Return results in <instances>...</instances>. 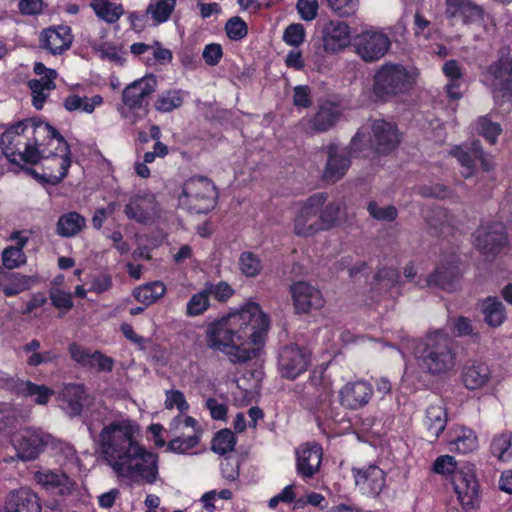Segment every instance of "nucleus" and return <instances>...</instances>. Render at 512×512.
Masks as SVG:
<instances>
[{"label": "nucleus", "mask_w": 512, "mask_h": 512, "mask_svg": "<svg viewBox=\"0 0 512 512\" xmlns=\"http://www.w3.org/2000/svg\"><path fill=\"white\" fill-rule=\"evenodd\" d=\"M85 424L91 435L103 425L98 446L104 463L118 478L154 484L158 478V457L138 443V425L130 419L105 423L104 411L94 410Z\"/></svg>", "instance_id": "1"}, {"label": "nucleus", "mask_w": 512, "mask_h": 512, "mask_svg": "<svg viewBox=\"0 0 512 512\" xmlns=\"http://www.w3.org/2000/svg\"><path fill=\"white\" fill-rule=\"evenodd\" d=\"M268 328L267 315L251 302L210 324L206 330L207 346L223 352L232 363H244L254 357L251 345L260 344Z\"/></svg>", "instance_id": "2"}, {"label": "nucleus", "mask_w": 512, "mask_h": 512, "mask_svg": "<svg viewBox=\"0 0 512 512\" xmlns=\"http://www.w3.org/2000/svg\"><path fill=\"white\" fill-rule=\"evenodd\" d=\"M52 126L46 122L26 119L16 123L7 129L0 138V145L5 156L16 162V156L26 163L36 164L39 162V152L34 144H40L47 137H52L49 144H56L61 155L67 153V147L60 138L53 137Z\"/></svg>", "instance_id": "3"}, {"label": "nucleus", "mask_w": 512, "mask_h": 512, "mask_svg": "<svg viewBox=\"0 0 512 512\" xmlns=\"http://www.w3.org/2000/svg\"><path fill=\"white\" fill-rule=\"evenodd\" d=\"M413 354L418 365L432 375L445 374L455 367L453 342L439 330L429 333L423 339L414 340Z\"/></svg>", "instance_id": "4"}, {"label": "nucleus", "mask_w": 512, "mask_h": 512, "mask_svg": "<svg viewBox=\"0 0 512 512\" xmlns=\"http://www.w3.org/2000/svg\"><path fill=\"white\" fill-rule=\"evenodd\" d=\"M437 474H453L452 484L457 500L465 512L479 507L480 485L476 477L475 466L470 463L457 467L454 457L444 455L438 457L433 465Z\"/></svg>", "instance_id": "5"}, {"label": "nucleus", "mask_w": 512, "mask_h": 512, "mask_svg": "<svg viewBox=\"0 0 512 512\" xmlns=\"http://www.w3.org/2000/svg\"><path fill=\"white\" fill-rule=\"evenodd\" d=\"M400 143L397 127L385 120L376 119L361 127L351 139V149L364 152L372 150L379 154L392 152Z\"/></svg>", "instance_id": "6"}, {"label": "nucleus", "mask_w": 512, "mask_h": 512, "mask_svg": "<svg viewBox=\"0 0 512 512\" xmlns=\"http://www.w3.org/2000/svg\"><path fill=\"white\" fill-rule=\"evenodd\" d=\"M416 73L402 64L385 63L374 75L373 93L381 101L407 92L415 82Z\"/></svg>", "instance_id": "7"}, {"label": "nucleus", "mask_w": 512, "mask_h": 512, "mask_svg": "<svg viewBox=\"0 0 512 512\" xmlns=\"http://www.w3.org/2000/svg\"><path fill=\"white\" fill-rule=\"evenodd\" d=\"M217 199L214 184L206 177L198 176L188 179L179 196V204L192 213L211 211Z\"/></svg>", "instance_id": "8"}, {"label": "nucleus", "mask_w": 512, "mask_h": 512, "mask_svg": "<svg viewBox=\"0 0 512 512\" xmlns=\"http://www.w3.org/2000/svg\"><path fill=\"white\" fill-rule=\"evenodd\" d=\"M449 154L457 160L460 173L466 179L476 176L479 165L485 172L494 168L492 156L484 152L479 140L453 146Z\"/></svg>", "instance_id": "9"}, {"label": "nucleus", "mask_w": 512, "mask_h": 512, "mask_svg": "<svg viewBox=\"0 0 512 512\" xmlns=\"http://www.w3.org/2000/svg\"><path fill=\"white\" fill-rule=\"evenodd\" d=\"M327 196L325 193H316L306 201L299 204L294 218V233L301 237L313 236L322 230L319 219L320 209L323 208Z\"/></svg>", "instance_id": "10"}, {"label": "nucleus", "mask_w": 512, "mask_h": 512, "mask_svg": "<svg viewBox=\"0 0 512 512\" xmlns=\"http://www.w3.org/2000/svg\"><path fill=\"white\" fill-rule=\"evenodd\" d=\"M355 53L365 62L371 63L383 58L391 47L390 37L380 29L371 28L355 36Z\"/></svg>", "instance_id": "11"}, {"label": "nucleus", "mask_w": 512, "mask_h": 512, "mask_svg": "<svg viewBox=\"0 0 512 512\" xmlns=\"http://www.w3.org/2000/svg\"><path fill=\"white\" fill-rule=\"evenodd\" d=\"M16 456L22 461L35 460L50 441V435L39 429L24 428L11 435Z\"/></svg>", "instance_id": "12"}, {"label": "nucleus", "mask_w": 512, "mask_h": 512, "mask_svg": "<svg viewBox=\"0 0 512 512\" xmlns=\"http://www.w3.org/2000/svg\"><path fill=\"white\" fill-rule=\"evenodd\" d=\"M507 244V232L502 223L483 224L474 232V246L486 257H495Z\"/></svg>", "instance_id": "13"}, {"label": "nucleus", "mask_w": 512, "mask_h": 512, "mask_svg": "<svg viewBox=\"0 0 512 512\" xmlns=\"http://www.w3.org/2000/svg\"><path fill=\"white\" fill-rule=\"evenodd\" d=\"M490 86L496 101L512 95V56L510 51H500L499 58L488 69Z\"/></svg>", "instance_id": "14"}, {"label": "nucleus", "mask_w": 512, "mask_h": 512, "mask_svg": "<svg viewBox=\"0 0 512 512\" xmlns=\"http://www.w3.org/2000/svg\"><path fill=\"white\" fill-rule=\"evenodd\" d=\"M52 131L55 134L53 135V137L62 139V141L66 145L67 153L65 155H60L62 154V152H60V149H58L56 144H49L52 137H47L46 140H44L42 143L34 145L35 149H37V151L39 152V161L41 159L48 160L50 157H53V160L57 162L58 173H55L52 166H47L50 176L49 180L53 184H57L66 177L68 169L70 167V148L68 143L63 138V136L54 127H52Z\"/></svg>", "instance_id": "15"}, {"label": "nucleus", "mask_w": 512, "mask_h": 512, "mask_svg": "<svg viewBox=\"0 0 512 512\" xmlns=\"http://www.w3.org/2000/svg\"><path fill=\"white\" fill-rule=\"evenodd\" d=\"M309 363V353L297 345H287L279 353L278 369L286 379L294 380L307 370Z\"/></svg>", "instance_id": "16"}, {"label": "nucleus", "mask_w": 512, "mask_h": 512, "mask_svg": "<svg viewBox=\"0 0 512 512\" xmlns=\"http://www.w3.org/2000/svg\"><path fill=\"white\" fill-rule=\"evenodd\" d=\"M327 163L323 172V178L327 182L335 183L340 180L351 164V157L361 151H354L349 147H340L337 144H329L326 149Z\"/></svg>", "instance_id": "17"}, {"label": "nucleus", "mask_w": 512, "mask_h": 512, "mask_svg": "<svg viewBox=\"0 0 512 512\" xmlns=\"http://www.w3.org/2000/svg\"><path fill=\"white\" fill-rule=\"evenodd\" d=\"M459 279V265L456 261L452 260L441 263L430 275L419 277L416 281V285L420 288L438 287L447 292H452L458 288Z\"/></svg>", "instance_id": "18"}, {"label": "nucleus", "mask_w": 512, "mask_h": 512, "mask_svg": "<svg viewBox=\"0 0 512 512\" xmlns=\"http://www.w3.org/2000/svg\"><path fill=\"white\" fill-rule=\"evenodd\" d=\"M296 470L300 477L307 480L320 470L323 450L320 444L308 442L295 450Z\"/></svg>", "instance_id": "19"}, {"label": "nucleus", "mask_w": 512, "mask_h": 512, "mask_svg": "<svg viewBox=\"0 0 512 512\" xmlns=\"http://www.w3.org/2000/svg\"><path fill=\"white\" fill-rule=\"evenodd\" d=\"M342 113L340 107L333 102H324L319 105L316 113L301 120L304 129L309 133H324L332 129Z\"/></svg>", "instance_id": "20"}, {"label": "nucleus", "mask_w": 512, "mask_h": 512, "mask_svg": "<svg viewBox=\"0 0 512 512\" xmlns=\"http://www.w3.org/2000/svg\"><path fill=\"white\" fill-rule=\"evenodd\" d=\"M290 291L297 313H308L310 310L319 309L324 305L321 292L307 282L294 283Z\"/></svg>", "instance_id": "21"}, {"label": "nucleus", "mask_w": 512, "mask_h": 512, "mask_svg": "<svg viewBox=\"0 0 512 512\" xmlns=\"http://www.w3.org/2000/svg\"><path fill=\"white\" fill-rule=\"evenodd\" d=\"M34 480L46 491L61 496L71 495L75 488V482L64 472L40 469L34 473Z\"/></svg>", "instance_id": "22"}, {"label": "nucleus", "mask_w": 512, "mask_h": 512, "mask_svg": "<svg viewBox=\"0 0 512 512\" xmlns=\"http://www.w3.org/2000/svg\"><path fill=\"white\" fill-rule=\"evenodd\" d=\"M157 79L153 75L132 82L122 92V101L130 109L142 108L146 99L155 91Z\"/></svg>", "instance_id": "23"}, {"label": "nucleus", "mask_w": 512, "mask_h": 512, "mask_svg": "<svg viewBox=\"0 0 512 512\" xmlns=\"http://www.w3.org/2000/svg\"><path fill=\"white\" fill-rule=\"evenodd\" d=\"M373 394L372 386L366 381H355L345 384L340 392V403L342 406L356 410L364 407Z\"/></svg>", "instance_id": "24"}, {"label": "nucleus", "mask_w": 512, "mask_h": 512, "mask_svg": "<svg viewBox=\"0 0 512 512\" xmlns=\"http://www.w3.org/2000/svg\"><path fill=\"white\" fill-rule=\"evenodd\" d=\"M41 509L37 494L28 488H20L6 496L0 512H41Z\"/></svg>", "instance_id": "25"}, {"label": "nucleus", "mask_w": 512, "mask_h": 512, "mask_svg": "<svg viewBox=\"0 0 512 512\" xmlns=\"http://www.w3.org/2000/svg\"><path fill=\"white\" fill-rule=\"evenodd\" d=\"M73 35L68 26L48 28L41 33L40 46L52 55H60L72 44Z\"/></svg>", "instance_id": "26"}, {"label": "nucleus", "mask_w": 512, "mask_h": 512, "mask_svg": "<svg viewBox=\"0 0 512 512\" xmlns=\"http://www.w3.org/2000/svg\"><path fill=\"white\" fill-rule=\"evenodd\" d=\"M356 486L367 495H378L385 485V474L376 465L353 469Z\"/></svg>", "instance_id": "27"}, {"label": "nucleus", "mask_w": 512, "mask_h": 512, "mask_svg": "<svg viewBox=\"0 0 512 512\" xmlns=\"http://www.w3.org/2000/svg\"><path fill=\"white\" fill-rule=\"evenodd\" d=\"M323 47L326 53L336 54L350 43V29L345 22L330 21L323 30Z\"/></svg>", "instance_id": "28"}, {"label": "nucleus", "mask_w": 512, "mask_h": 512, "mask_svg": "<svg viewBox=\"0 0 512 512\" xmlns=\"http://www.w3.org/2000/svg\"><path fill=\"white\" fill-rule=\"evenodd\" d=\"M426 222L436 234L442 236L452 235L460 226L457 216L441 207L432 209L426 216Z\"/></svg>", "instance_id": "29"}, {"label": "nucleus", "mask_w": 512, "mask_h": 512, "mask_svg": "<svg viewBox=\"0 0 512 512\" xmlns=\"http://www.w3.org/2000/svg\"><path fill=\"white\" fill-rule=\"evenodd\" d=\"M156 211L155 199L151 195L136 196L124 208L128 219L146 224L150 222Z\"/></svg>", "instance_id": "30"}, {"label": "nucleus", "mask_w": 512, "mask_h": 512, "mask_svg": "<svg viewBox=\"0 0 512 512\" xmlns=\"http://www.w3.org/2000/svg\"><path fill=\"white\" fill-rule=\"evenodd\" d=\"M445 14L448 18L460 16L464 23L480 22L483 18L482 8L470 0H446Z\"/></svg>", "instance_id": "31"}, {"label": "nucleus", "mask_w": 512, "mask_h": 512, "mask_svg": "<svg viewBox=\"0 0 512 512\" xmlns=\"http://www.w3.org/2000/svg\"><path fill=\"white\" fill-rule=\"evenodd\" d=\"M491 379V370L486 363L474 361L466 365L462 372V381L469 390L481 389Z\"/></svg>", "instance_id": "32"}, {"label": "nucleus", "mask_w": 512, "mask_h": 512, "mask_svg": "<svg viewBox=\"0 0 512 512\" xmlns=\"http://www.w3.org/2000/svg\"><path fill=\"white\" fill-rule=\"evenodd\" d=\"M447 412L441 404L430 405L423 420L426 437L429 441L436 440L447 425Z\"/></svg>", "instance_id": "33"}, {"label": "nucleus", "mask_w": 512, "mask_h": 512, "mask_svg": "<svg viewBox=\"0 0 512 512\" xmlns=\"http://www.w3.org/2000/svg\"><path fill=\"white\" fill-rule=\"evenodd\" d=\"M87 400L85 388L81 384H68L62 391V407L71 416L80 415Z\"/></svg>", "instance_id": "34"}, {"label": "nucleus", "mask_w": 512, "mask_h": 512, "mask_svg": "<svg viewBox=\"0 0 512 512\" xmlns=\"http://www.w3.org/2000/svg\"><path fill=\"white\" fill-rule=\"evenodd\" d=\"M38 281L39 279L35 275L8 273L0 280V289L5 296L12 297L31 289Z\"/></svg>", "instance_id": "35"}, {"label": "nucleus", "mask_w": 512, "mask_h": 512, "mask_svg": "<svg viewBox=\"0 0 512 512\" xmlns=\"http://www.w3.org/2000/svg\"><path fill=\"white\" fill-rule=\"evenodd\" d=\"M485 323L493 328L501 326L506 320L505 306L496 298L488 297L481 304Z\"/></svg>", "instance_id": "36"}, {"label": "nucleus", "mask_w": 512, "mask_h": 512, "mask_svg": "<svg viewBox=\"0 0 512 512\" xmlns=\"http://www.w3.org/2000/svg\"><path fill=\"white\" fill-rule=\"evenodd\" d=\"M490 453L499 462L512 461V432L503 431L493 436L490 443Z\"/></svg>", "instance_id": "37"}, {"label": "nucleus", "mask_w": 512, "mask_h": 512, "mask_svg": "<svg viewBox=\"0 0 512 512\" xmlns=\"http://www.w3.org/2000/svg\"><path fill=\"white\" fill-rule=\"evenodd\" d=\"M448 445L452 452L469 453L477 448V437L472 430L460 428L451 436Z\"/></svg>", "instance_id": "38"}, {"label": "nucleus", "mask_w": 512, "mask_h": 512, "mask_svg": "<svg viewBox=\"0 0 512 512\" xmlns=\"http://www.w3.org/2000/svg\"><path fill=\"white\" fill-rule=\"evenodd\" d=\"M86 225V219L77 212H68L59 217L57 233L63 237L77 235Z\"/></svg>", "instance_id": "39"}, {"label": "nucleus", "mask_w": 512, "mask_h": 512, "mask_svg": "<svg viewBox=\"0 0 512 512\" xmlns=\"http://www.w3.org/2000/svg\"><path fill=\"white\" fill-rule=\"evenodd\" d=\"M102 103L103 98L100 95L80 97L79 95L71 94L65 98L64 107L69 112L80 111L90 114Z\"/></svg>", "instance_id": "40"}, {"label": "nucleus", "mask_w": 512, "mask_h": 512, "mask_svg": "<svg viewBox=\"0 0 512 512\" xmlns=\"http://www.w3.org/2000/svg\"><path fill=\"white\" fill-rule=\"evenodd\" d=\"M90 6L100 19L110 24L117 22L124 14L121 4L109 0H92Z\"/></svg>", "instance_id": "41"}, {"label": "nucleus", "mask_w": 512, "mask_h": 512, "mask_svg": "<svg viewBox=\"0 0 512 512\" xmlns=\"http://www.w3.org/2000/svg\"><path fill=\"white\" fill-rule=\"evenodd\" d=\"M175 6L176 0H155L146 8L145 15L150 16L157 26L169 20Z\"/></svg>", "instance_id": "42"}, {"label": "nucleus", "mask_w": 512, "mask_h": 512, "mask_svg": "<svg viewBox=\"0 0 512 512\" xmlns=\"http://www.w3.org/2000/svg\"><path fill=\"white\" fill-rule=\"evenodd\" d=\"M166 286L163 282L154 281L134 290V297L146 306L151 305L164 296Z\"/></svg>", "instance_id": "43"}, {"label": "nucleus", "mask_w": 512, "mask_h": 512, "mask_svg": "<svg viewBox=\"0 0 512 512\" xmlns=\"http://www.w3.org/2000/svg\"><path fill=\"white\" fill-rule=\"evenodd\" d=\"M28 86L31 90L32 104L36 109L40 110L43 108L50 91L53 90L56 85L51 79L40 78L30 80Z\"/></svg>", "instance_id": "44"}, {"label": "nucleus", "mask_w": 512, "mask_h": 512, "mask_svg": "<svg viewBox=\"0 0 512 512\" xmlns=\"http://www.w3.org/2000/svg\"><path fill=\"white\" fill-rule=\"evenodd\" d=\"M17 391L24 396H35V402L40 405H45L54 393L47 386L37 385L31 381H20L17 384Z\"/></svg>", "instance_id": "45"}, {"label": "nucleus", "mask_w": 512, "mask_h": 512, "mask_svg": "<svg viewBox=\"0 0 512 512\" xmlns=\"http://www.w3.org/2000/svg\"><path fill=\"white\" fill-rule=\"evenodd\" d=\"M184 92L182 90H168L158 96L155 109L162 113L171 112L183 104Z\"/></svg>", "instance_id": "46"}, {"label": "nucleus", "mask_w": 512, "mask_h": 512, "mask_svg": "<svg viewBox=\"0 0 512 512\" xmlns=\"http://www.w3.org/2000/svg\"><path fill=\"white\" fill-rule=\"evenodd\" d=\"M475 130L491 144H495L502 129L499 123L492 121L489 116H481L475 123Z\"/></svg>", "instance_id": "47"}, {"label": "nucleus", "mask_w": 512, "mask_h": 512, "mask_svg": "<svg viewBox=\"0 0 512 512\" xmlns=\"http://www.w3.org/2000/svg\"><path fill=\"white\" fill-rule=\"evenodd\" d=\"M235 445L236 437L230 429L220 430L212 440V450L220 455L233 451Z\"/></svg>", "instance_id": "48"}, {"label": "nucleus", "mask_w": 512, "mask_h": 512, "mask_svg": "<svg viewBox=\"0 0 512 512\" xmlns=\"http://www.w3.org/2000/svg\"><path fill=\"white\" fill-rule=\"evenodd\" d=\"M239 268L245 276L255 277L262 269L261 260L254 253L245 251L239 257Z\"/></svg>", "instance_id": "49"}, {"label": "nucleus", "mask_w": 512, "mask_h": 512, "mask_svg": "<svg viewBox=\"0 0 512 512\" xmlns=\"http://www.w3.org/2000/svg\"><path fill=\"white\" fill-rule=\"evenodd\" d=\"M90 46L93 51L99 54L101 59H107L120 65L123 64L124 59L120 48L110 43H98L96 41L91 42Z\"/></svg>", "instance_id": "50"}, {"label": "nucleus", "mask_w": 512, "mask_h": 512, "mask_svg": "<svg viewBox=\"0 0 512 512\" xmlns=\"http://www.w3.org/2000/svg\"><path fill=\"white\" fill-rule=\"evenodd\" d=\"M209 307V295L204 288L202 291L194 294L187 303L186 314L188 316H198L203 314Z\"/></svg>", "instance_id": "51"}, {"label": "nucleus", "mask_w": 512, "mask_h": 512, "mask_svg": "<svg viewBox=\"0 0 512 512\" xmlns=\"http://www.w3.org/2000/svg\"><path fill=\"white\" fill-rule=\"evenodd\" d=\"M200 436L196 433L187 436H179L168 443V449L176 453H185L199 444Z\"/></svg>", "instance_id": "52"}, {"label": "nucleus", "mask_w": 512, "mask_h": 512, "mask_svg": "<svg viewBox=\"0 0 512 512\" xmlns=\"http://www.w3.org/2000/svg\"><path fill=\"white\" fill-rule=\"evenodd\" d=\"M326 3L339 17L352 16L359 7V0H326Z\"/></svg>", "instance_id": "53"}, {"label": "nucleus", "mask_w": 512, "mask_h": 512, "mask_svg": "<svg viewBox=\"0 0 512 512\" xmlns=\"http://www.w3.org/2000/svg\"><path fill=\"white\" fill-rule=\"evenodd\" d=\"M2 262L7 269H15L26 263V255L21 248L9 246L2 253Z\"/></svg>", "instance_id": "54"}, {"label": "nucleus", "mask_w": 512, "mask_h": 512, "mask_svg": "<svg viewBox=\"0 0 512 512\" xmlns=\"http://www.w3.org/2000/svg\"><path fill=\"white\" fill-rule=\"evenodd\" d=\"M225 30L229 39L234 41L243 39L248 33L247 24L238 16H234L227 21Z\"/></svg>", "instance_id": "55"}, {"label": "nucleus", "mask_w": 512, "mask_h": 512, "mask_svg": "<svg viewBox=\"0 0 512 512\" xmlns=\"http://www.w3.org/2000/svg\"><path fill=\"white\" fill-rule=\"evenodd\" d=\"M341 213L340 205L337 203H329L324 209H320L319 219L321 221L322 230L331 228L339 219Z\"/></svg>", "instance_id": "56"}, {"label": "nucleus", "mask_w": 512, "mask_h": 512, "mask_svg": "<svg viewBox=\"0 0 512 512\" xmlns=\"http://www.w3.org/2000/svg\"><path fill=\"white\" fill-rule=\"evenodd\" d=\"M367 210L371 217L379 221H393L397 217V209L392 205L381 207L376 202H370Z\"/></svg>", "instance_id": "57"}, {"label": "nucleus", "mask_w": 512, "mask_h": 512, "mask_svg": "<svg viewBox=\"0 0 512 512\" xmlns=\"http://www.w3.org/2000/svg\"><path fill=\"white\" fill-rule=\"evenodd\" d=\"M305 38V29L302 24H290L283 33V41L290 46H299Z\"/></svg>", "instance_id": "58"}, {"label": "nucleus", "mask_w": 512, "mask_h": 512, "mask_svg": "<svg viewBox=\"0 0 512 512\" xmlns=\"http://www.w3.org/2000/svg\"><path fill=\"white\" fill-rule=\"evenodd\" d=\"M49 297L54 307L68 311L73 307L72 294L61 289H51Z\"/></svg>", "instance_id": "59"}, {"label": "nucleus", "mask_w": 512, "mask_h": 512, "mask_svg": "<svg viewBox=\"0 0 512 512\" xmlns=\"http://www.w3.org/2000/svg\"><path fill=\"white\" fill-rule=\"evenodd\" d=\"M205 289L209 296H213L218 301H226L234 293V290L226 282H219L217 284L207 283Z\"/></svg>", "instance_id": "60"}, {"label": "nucleus", "mask_w": 512, "mask_h": 512, "mask_svg": "<svg viewBox=\"0 0 512 512\" xmlns=\"http://www.w3.org/2000/svg\"><path fill=\"white\" fill-rule=\"evenodd\" d=\"M300 17L304 21H312L318 15V0H298L296 5Z\"/></svg>", "instance_id": "61"}, {"label": "nucleus", "mask_w": 512, "mask_h": 512, "mask_svg": "<svg viewBox=\"0 0 512 512\" xmlns=\"http://www.w3.org/2000/svg\"><path fill=\"white\" fill-rule=\"evenodd\" d=\"M311 88L298 85L293 89V105L297 108H309L312 105Z\"/></svg>", "instance_id": "62"}, {"label": "nucleus", "mask_w": 512, "mask_h": 512, "mask_svg": "<svg viewBox=\"0 0 512 512\" xmlns=\"http://www.w3.org/2000/svg\"><path fill=\"white\" fill-rule=\"evenodd\" d=\"M165 407L167 409H172L173 407H177V409L181 413H183L189 409V404L186 401L184 394L181 391L170 390V391H166Z\"/></svg>", "instance_id": "63"}, {"label": "nucleus", "mask_w": 512, "mask_h": 512, "mask_svg": "<svg viewBox=\"0 0 512 512\" xmlns=\"http://www.w3.org/2000/svg\"><path fill=\"white\" fill-rule=\"evenodd\" d=\"M68 350L71 358L81 366L88 367L89 364H91V362H89L92 354L90 349H86L77 343H72Z\"/></svg>", "instance_id": "64"}]
</instances>
